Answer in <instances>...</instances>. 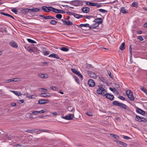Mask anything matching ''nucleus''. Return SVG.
I'll return each instance as SVG.
<instances>
[{"label": "nucleus", "instance_id": "obj_1", "mask_svg": "<svg viewBox=\"0 0 147 147\" xmlns=\"http://www.w3.org/2000/svg\"><path fill=\"white\" fill-rule=\"evenodd\" d=\"M83 1L76 0L71 1L70 3L75 6H78L80 5H84Z\"/></svg>", "mask_w": 147, "mask_h": 147}, {"label": "nucleus", "instance_id": "obj_2", "mask_svg": "<svg viewBox=\"0 0 147 147\" xmlns=\"http://www.w3.org/2000/svg\"><path fill=\"white\" fill-rule=\"evenodd\" d=\"M113 105L117 106L124 109H126L127 106L124 104L122 103H120L117 101H114L113 102Z\"/></svg>", "mask_w": 147, "mask_h": 147}, {"label": "nucleus", "instance_id": "obj_3", "mask_svg": "<svg viewBox=\"0 0 147 147\" xmlns=\"http://www.w3.org/2000/svg\"><path fill=\"white\" fill-rule=\"evenodd\" d=\"M126 94L128 98L131 101H133L134 98L132 91L130 90H128L126 91Z\"/></svg>", "mask_w": 147, "mask_h": 147}, {"label": "nucleus", "instance_id": "obj_4", "mask_svg": "<svg viewBox=\"0 0 147 147\" xmlns=\"http://www.w3.org/2000/svg\"><path fill=\"white\" fill-rule=\"evenodd\" d=\"M71 70L73 73L77 75L78 76L80 77L81 80L83 79V76L79 71H78L75 68H72Z\"/></svg>", "mask_w": 147, "mask_h": 147}, {"label": "nucleus", "instance_id": "obj_5", "mask_svg": "<svg viewBox=\"0 0 147 147\" xmlns=\"http://www.w3.org/2000/svg\"><path fill=\"white\" fill-rule=\"evenodd\" d=\"M42 8L44 11L48 12L50 11H52L53 7H48L46 6H42Z\"/></svg>", "mask_w": 147, "mask_h": 147}, {"label": "nucleus", "instance_id": "obj_6", "mask_svg": "<svg viewBox=\"0 0 147 147\" xmlns=\"http://www.w3.org/2000/svg\"><path fill=\"white\" fill-rule=\"evenodd\" d=\"M74 117V114H69L63 117H62L63 118L68 120H71Z\"/></svg>", "mask_w": 147, "mask_h": 147}, {"label": "nucleus", "instance_id": "obj_7", "mask_svg": "<svg viewBox=\"0 0 147 147\" xmlns=\"http://www.w3.org/2000/svg\"><path fill=\"white\" fill-rule=\"evenodd\" d=\"M83 4H86L87 5L90 6H95L96 5V4H95V3L89 2L88 1H83ZM84 6H86L85 5H84Z\"/></svg>", "mask_w": 147, "mask_h": 147}, {"label": "nucleus", "instance_id": "obj_8", "mask_svg": "<svg viewBox=\"0 0 147 147\" xmlns=\"http://www.w3.org/2000/svg\"><path fill=\"white\" fill-rule=\"evenodd\" d=\"M120 13H121L124 14L127 13L128 11L127 10L125 7H122L120 9Z\"/></svg>", "mask_w": 147, "mask_h": 147}, {"label": "nucleus", "instance_id": "obj_9", "mask_svg": "<svg viewBox=\"0 0 147 147\" xmlns=\"http://www.w3.org/2000/svg\"><path fill=\"white\" fill-rule=\"evenodd\" d=\"M52 11L57 13H64L65 12L63 10L60 9H58L53 7Z\"/></svg>", "mask_w": 147, "mask_h": 147}, {"label": "nucleus", "instance_id": "obj_10", "mask_svg": "<svg viewBox=\"0 0 147 147\" xmlns=\"http://www.w3.org/2000/svg\"><path fill=\"white\" fill-rule=\"evenodd\" d=\"M106 97L108 99H109L111 100H113L114 98V96L111 94L106 93L105 94Z\"/></svg>", "mask_w": 147, "mask_h": 147}, {"label": "nucleus", "instance_id": "obj_11", "mask_svg": "<svg viewBox=\"0 0 147 147\" xmlns=\"http://www.w3.org/2000/svg\"><path fill=\"white\" fill-rule=\"evenodd\" d=\"M88 85L90 87H93L95 85V82L94 80L90 79L89 80L88 82Z\"/></svg>", "mask_w": 147, "mask_h": 147}, {"label": "nucleus", "instance_id": "obj_12", "mask_svg": "<svg viewBox=\"0 0 147 147\" xmlns=\"http://www.w3.org/2000/svg\"><path fill=\"white\" fill-rule=\"evenodd\" d=\"M81 10L83 13H87L89 11L90 9L88 7H84L81 8Z\"/></svg>", "mask_w": 147, "mask_h": 147}, {"label": "nucleus", "instance_id": "obj_13", "mask_svg": "<svg viewBox=\"0 0 147 147\" xmlns=\"http://www.w3.org/2000/svg\"><path fill=\"white\" fill-rule=\"evenodd\" d=\"M136 111L137 113H140L143 115H145V111L139 108H136Z\"/></svg>", "mask_w": 147, "mask_h": 147}, {"label": "nucleus", "instance_id": "obj_14", "mask_svg": "<svg viewBox=\"0 0 147 147\" xmlns=\"http://www.w3.org/2000/svg\"><path fill=\"white\" fill-rule=\"evenodd\" d=\"M114 141L116 142L117 144L122 145L124 147H126L127 146V145L126 143L122 141L117 140H116Z\"/></svg>", "mask_w": 147, "mask_h": 147}, {"label": "nucleus", "instance_id": "obj_15", "mask_svg": "<svg viewBox=\"0 0 147 147\" xmlns=\"http://www.w3.org/2000/svg\"><path fill=\"white\" fill-rule=\"evenodd\" d=\"M98 26V24L96 22H95L93 24L90 26L89 27V30L95 28L96 27Z\"/></svg>", "mask_w": 147, "mask_h": 147}, {"label": "nucleus", "instance_id": "obj_16", "mask_svg": "<svg viewBox=\"0 0 147 147\" xmlns=\"http://www.w3.org/2000/svg\"><path fill=\"white\" fill-rule=\"evenodd\" d=\"M9 44L11 47L15 48H17L18 47V45L13 41H11L10 42Z\"/></svg>", "mask_w": 147, "mask_h": 147}, {"label": "nucleus", "instance_id": "obj_17", "mask_svg": "<svg viewBox=\"0 0 147 147\" xmlns=\"http://www.w3.org/2000/svg\"><path fill=\"white\" fill-rule=\"evenodd\" d=\"M49 101L47 100L41 99L38 101V103L40 104H43L47 103L49 102Z\"/></svg>", "mask_w": 147, "mask_h": 147}, {"label": "nucleus", "instance_id": "obj_18", "mask_svg": "<svg viewBox=\"0 0 147 147\" xmlns=\"http://www.w3.org/2000/svg\"><path fill=\"white\" fill-rule=\"evenodd\" d=\"M41 96L45 97H49L51 96V95L49 93L44 92L41 94Z\"/></svg>", "mask_w": 147, "mask_h": 147}, {"label": "nucleus", "instance_id": "obj_19", "mask_svg": "<svg viewBox=\"0 0 147 147\" xmlns=\"http://www.w3.org/2000/svg\"><path fill=\"white\" fill-rule=\"evenodd\" d=\"M38 76L41 78L44 79H47L48 78V75L45 74H38Z\"/></svg>", "mask_w": 147, "mask_h": 147}, {"label": "nucleus", "instance_id": "obj_20", "mask_svg": "<svg viewBox=\"0 0 147 147\" xmlns=\"http://www.w3.org/2000/svg\"><path fill=\"white\" fill-rule=\"evenodd\" d=\"M89 75L91 78L95 79L96 78V75L95 74L92 72H90L88 73Z\"/></svg>", "mask_w": 147, "mask_h": 147}, {"label": "nucleus", "instance_id": "obj_21", "mask_svg": "<svg viewBox=\"0 0 147 147\" xmlns=\"http://www.w3.org/2000/svg\"><path fill=\"white\" fill-rule=\"evenodd\" d=\"M94 21H96V22L98 24H101L103 22L101 18H98L95 19Z\"/></svg>", "mask_w": 147, "mask_h": 147}, {"label": "nucleus", "instance_id": "obj_22", "mask_svg": "<svg viewBox=\"0 0 147 147\" xmlns=\"http://www.w3.org/2000/svg\"><path fill=\"white\" fill-rule=\"evenodd\" d=\"M33 133H37L39 131H42L43 132H47V130L45 129H33Z\"/></svg>", "mask_w": 147, "mask_h": 147}, {"label": "nucleus", "instance_id": "obj_23", "mask_svg": "<svg viewBox=\"0 0 147 147\" xmlns=\"http://www.w3.org/2000/svg\"><path fill=\"white\" fill-rule=\"evenodd\" d=\"M30 9L25 8L22 10L21 12L22 13L26 14L29 12Z\"/></svg>", "mask_w": 147, "mask_h": 147}, {"label": "nucleus", "instance_id": "obj_24", "mask_svg": "<svg viewBox=\"0 0 147 147\" xmlns=\"http://www.w3.org/2000/svg\"><path fill=\"white\" fill-rule=\"evenodd\" d=\"M49 57L56 58L57 59H60L59 57L57 55L55 54H51L49 56Z\"/></svg>", "mask_w": 147, "mask_h": 147}, {"label": "nucleus", "instance_id": "obj_25", "mask_svg": "<svg viewBox=\"0 0 147 147\" xmlns=\"http://www.w3.org/2000/svg\"><path fill=\"white\" fill-rule=\"evenodd\" d=\"M10 91L13 92L15 95L18 96H21L22 94L20 92L18 91L10 90Z\"/></svg>", "mask_w": 147, "mask_h": 147}, {"label": "nucleus", "instance_id": "obj_26", "mask_svg": "<svg viewBox=\"0 0 147 147\" xmlns=\"http://www.w3.org/2000/svg\"><path fill=\"white\" fill-rule=\"evenodd\" d=\"M99 11L102 12L103 13H105V14H106V13L108 12V11H107L106 10L103 9H97L96 11V12L97 13H98Z\"/></svg>", "mask_w": 147, "mask_h": 147}, {"label": "nucleus", "instance_id": "obj_27", "mask_svg": "<svg viewBox=\"0 0 147 147\" xmlns=\"http://www.w3.org/2000/svg\"><path fill=\"white\" fill-rule=\"evenodd\" d=\"M72 15L74 16V17L77 19L82 18L84 17V16L83 15L75 13H73Z\"/></svg>", "mask_w": 147, "mask_h": 147}, {"label": "nucleus", "instance_id": "obj_28", "mask_svg": "<svg viewBox=\"0 0 147 147\" xmlns=\"http://www.w3.org/2000/svg\"><path fill=\"white\" fill-rule=\"evenodd\" d=\"M110 135L112 137L114 138L115 139H119V136L115 134H110Z\"/></svg>", "mask_w": 147, "mask_h": 147}, {"label": "nucleus", "instance_id": "obj_29", "mask_svg": "<svg viewBox=\"0 0 147 147\" xmlns=\"http://www.w3.org/2000/svg\"><path fill=\"white\" fill-rule=\"evenodd\" d=\"M30 11L32 12H37L40 11V9L38 8L30 9Z\"/></svg>", "mask_w": 147, "mask_h": 147}, {"label": "nucleus", "instance_id": "obj_30", "mask_svg": "<svg viewBox=\"0 0 147 147\" xmlns=\"http://www.w3.org/2000/svg\"><path fill=\"white\" fill-rule=\"evenodd\" d=\"M125 43L124 42H123L121 44V45L119 47V49H120L121 50H124L125 48Z\"/></svg>", "mask_w": 147, "mask_h": 147}, {"label": "nucleus", "instance_id": "obj_31", "mask_svg": "<svg viewBox=\"0 0 147 147\" xmlns=\"http://www.w3.org/2000/svg\"><path fill=\"white\" fill-rule=\"evenodd\" d=\"M138 6V3L137 2H133L131 4V7H137Z\"/></svg>", "mask_w": 147, "mask_h": 147}, {"label": "nucleus", "instance_id": "obj_32", "mask_svg": "<svg viewBox=\"0 0 147 147\" xmlns=\"http://www.w3.org/2000/svg\"><path fill=\"white\" fill-rule=\"evenodd\" d=\"M102 89H104V88H99L97 90V93L99 94H100L101 93V92L103 91L102 90H103Z\"/></svg>", "mask_w": 147, "mask_h": 147}, {"label": "nucleus", "instance_id": "obj_33", "mask_svg": "<svg viewBox=\"0 0 147 147\" xmlns=\"http://www.w3.org/2000/svg\"><path fill=\"white\" fill-rule=\"evenodd\" d=\"M140 89L143 91L147 95V90L143 86H141L140 87Z\"/></svg>", "mask_w": 147, "mask_h": 147}, {"label": "nucleus", "instance_id": "obj_34", "mask_svg": "<svg viewBox=\"0 0 147 147\" xmlns=\"http://www.w3.org/2000/svg\"><path fill=\"white\" fill-rule=\"evenodd\" d=\"M27 41H28V42L30 43H36V42L35 41L33 40H32L30 39H29V38L27 39Z\"/></svg>", "mask_w": 147, "mask_h": 147}, {"label": "nucleus", "instance_id": "obj_35", "mask_svg": "<svg viewBox=\"0 0 147 147\" xmlns=\"http://www.w3.org/2000/svg\"><path fill=\"white\" fill-rule=\"evenodd\" d=\"M60 49L61 50L65 52H67L68 51L69 49L65 47H62L61 48H60Z\"/></svg>", "mask_w": 147, "mask_h": 147}, {"label": "nucleus", "instance_id": "obj_36", "mask_svg": "<svg viewBox=\"0 0 147 147\" xmlns=\"http://www.w3.org/2000/svg\"><path fill=\"white\" fill-rule=\"evenodd\" d=\"M36 96L34 95L27 96H26L27 98L30 99L34 98H36Z\"/></svg>", "mask_w": 147, "mask_h": 147}, {"label": "nucleus", "instance_id": "obj_37", "mask_svg": "<svg viewBox=\"0 0 147 147\" xmlns=\"http://www.w3.org/2000/svg\"><path fill=\"white\" fill-rule=\"evenodd\" d=\"M102 92H101V93L100 94L101 95H102V96H105V94H106L107 93V91L105 90V89L104 88V89H102Z\"/></svg>", "mask_w": 147, "mask_h": 147}, {"label": "nucleus", "instance_id": "obj_38", "mask_svg": "<svg viewBox=\"0 0 147 147\" xmlns=\"http://www.w3.org/2000/svg\"><path fill=\"white\" fill-rule=\"evenodd\" d=\"M50 88L51 89L55 91H57L58 89L57 87L55 86H51Z\"/></svg>", "mask_w": 147, "mask_h": 147}, {"label": "nucleus", "instance_id": "obj_39", "mask_svg": "<svg viewBox=\"0 0 147 147\" xmlns=\"http://www.w3.org/2000/svg\"><path fill=\"white\" fill-rule=\"evenodd\" d=\"M142 117H140L136 115L135 120L141 122L140 121Z\"/></svg>", "mask_w": 147, "mask_h": 147}, {"label": "nucleus", "instance_id": "obj_40", "mask_svg": "<svg viewBox=\"0 0 147 147\" xmlns=\"http://www.w3.org/2000/svg\"><path fill=\"white\" fill-rule=\"evenodd\" d=\"M57 22L55 20H52L50 22V24L53 25H55L57 24Z\"/></svg>", "mask_w": 147, "mask_h": 147}, {"label": "nucleus", "instance_id": "obj_41", "mask_svg": "<svg viewBox=\"0 0 147 147\" xmlns=\"http://www.w3.org/2000/svg\"><path fill=\"white\" fill-rule=\"evenodd\" d=\"M75 80V81L77 83L79 84L80 83V81L79 80L78 78L76 76H73Z\"/></svg>", "mask_w": 147, "mask_h": 147}, {"label": "nucleus", "instance_id": "obj_42", "mask_svg": "<svg viewBox=\"0 0 147 147\" xmlns=\"http://www.w3.org/2000/svg\"><path fill=\"white\" fill-rule=\"evenodd\" d=\"M12 82H18L20 80V78H12Z\"/></svg>", "mask_w": 147, "mask_h": 147}, {"label": "nucleus", "instance_id": "obj_43", "mask_svg": "<svg viewBox=\"0 0 147 147\" xmlns=\"http://www.w3.org/2000/svg\"><path fill=\"white\" fill-rule=\"evenodd\" d=\"M25 48L26 49L27 51L28 52H30L31 53L34 52L33 50L31 48H27L26 47H25Z\"/></svg>", "mask_w": 147, "mask_h": 147}, {"label": "nucleus", "instance_id": "obj_44", "mask_svg": "<svg viewBox=\"0 0 147 147\" xmlns=\"http://www.w3.org/2000/svg\"><path fill=\"white\" fill-rule=\"evenodd\" d=\"M73 22H72L70 21L69 20H68L67 22V23L66 24V25L67 26H69L71 25H72Z\"/></svg>", "mask_w": 147, "mask_h": 147}, {"label": "nucleus", "instance_id": "obj_45", "mask_svg": "<svg viewBox=\"0 0 147 147\" xmlns=\"http://www.w3.org/2000/svg\"><path fill=\"white\" fill-rule=\"evenodd\" d=\"M83 17L86 18V19H90L91 18H93V16H84Z\"/></svg>", "mask_w": 147, "mask_h": 147}, {"label": "nucleus", "instance_id": "obj_46", "mask_svg": "<svg viewBox=\"0 0 147 147\" xmlns=\"http://www.w3.org/2000/svg\"><path fill=\"white\" fill-rule=\"evenodd\" d=\"M68 110L70 112L72 111L74 109L71 106H70L68 108Z\"/></svg>", "mask_w": 147, "mask_h": 147}, {"label": "nucleus", "instance_id": "obj_47", "mask_svg": "<svg viewBox=\"0 0 147 147\" xmlns=\"http://www.w3.org/2000/svg\"><path fill=\"white\" fill-rule=\"evenodd\" d=\"M62 17V15L61 14H57L56 16V17L58 19H61Z\"/></svg>", "mask_w": 147, "mask_h": 147}, {"label": "nucleus", "instance_id": "obj_48", "mask_svg": "<svg viewBox=\"0 0 147 147\" xmlns=\"http://www.w3.org/2000/svg\"><path fill=\"white\" fill-rule=\"evenodd\" d=\"M11 11L15 14H17L18 11L16 8H13L11 9Z\"/></svg>", "mask_w": 147, "mask_h": 147}, {"label": "nucleus", "instance_id": "obj_49", "mask_svg": "<svg viewBox=\"0 0 147 147\" xmlns=\"http://www.w3.org/2000/svg\"><path fill=\"white\" fill-rule=\"evenodd\" d=\"M109 89L111 91H113V92H117V90L114 88H112L111 87H110Z\"/></svg>", "mask_w": 147, "mask_h": 147}, {"label": "nucleus", "instance_id": "obj_50", "mask_svg": "<svg viewBox=\"0 0 147 147\" xmlns=\"http://www.w3.org/2000/svg\"><path fill=\"white\" fill-rule=\"evenodd\" d=\"M141 122L143 121L144 122H146L147 121V119H145L144 118L142 117L140 121Z\"/></svg>", "mask_w": 147, "mask_h": 147}, {"label": "nucleus", "instance_id": "obj_51", "mask_svg": "<svg viewBox=\"0 0 147 147\" xmlns=\"http://www.w3.org/2000/svg\"><path fill=\"white\" fill-rule=\"evenodd\" d=\"M137 38L141 41H143L144 40L142 36H139L137 37Z\"/></svg>", "mask_w": 147, "mask_h": 147}, {"label": "nucleus", "instance_id": "obj_52", "mask_svg": "<svg viewBox=\"0 0 147 147\" xmlns=\"http://www.w3.org/2000/svg\"><path fill=\"white\" fill-rule=\"evenodd\" d=\"M26 132H27L32 133H32H33V129H28V130H27L26 131Z\"/></svg>", "mask_w": 147, "mask_h": 147}, {"label": "nucleus", "instance_id": "obj_53", "mask_svg": "<svg viewBox=\"0 0 147 147\" xmlns=\"http://www.w3.org/2000/svg\"><path fill=\"white\" fill-rule=\"evenodd\" d=\"M46 109H44L41 110L40 111H38L39 113H42L46 112Z\"/></svg>", "mask_w": 147, "mask_h": 147}, {"label": "nucleus", "instance_id": "obj_54", "mask_svg": "<svg viewBox=\"0 0 147 147\" xmlns=\"http://www.w3.org/2000/svg\"><path fill=\"white\" fill-rule=\"evenodd\" d=\"M123 139L127 140H129L130 139L129 137L125 136H123Z\"/></svg>", "mask_w": 147, "mask_h": 147}, {"label": "nucleus", "instance_id": "obj_55", "mask_svg": "<svg viewBox=\"0 0 147 147\" xmlns=\"http://www.w3.org/2000/svg\"><path fill=\"white\" fill-rule=\"evenodd\" d=\"M120 99H121L122 100H125V98L124 97H123L122 96H119L118 97Z\"/></svg>", "mask_w": 147, "mask_h": 147}, {"label": "nucleus", "instance_id": "obj_56", "mask_svg": "<svg viewBox=\"0 0 147 147\" xmlns=\"http://www.w3.org/2000/svg\"><path fill=\"white\" fill-rule=\"evenodd\" d=\"M108 74L109 76L112 79H113V76L111 72L110 71H109L108 72Z\"/></svg>", "mask_w": 147, "mask_h": 147}, {"label": "nucleus", "instance_id": "obj_57", "mask_svg": "<svg viewBox=\"0 0 147 147\" xmlns=\"http://www.w3.org/2000/svg\"><path fill=\"white\" fill-rule=\"evenodd\" d=\"M32 113L37 115L39 114L38 111H32Z\"/></svg>", "mask_w": 147, "mask_h": 147}, {"label": "nucleus", "instance_id": "obj_58", "mask_svg": "<svg viewBox=\"0 0 147 147\" xmlns=\"http://www.w3.org/2000/svg\"><path fill=\"white\" fill-rule=\"evenodd\" d=\"M11 82H12V78L10 79L6 80L5 81L6 83H9Z\"/></svg>", "mask_w": 147, "mask_h": 147}, {"label": "nucleus", "instance_id": "obj_59", "mask_svg": "<svg viewBox=\"0 0 147 147\" xmlns=\"http://www.w3.org/2000/svg\"><path fill=\"white\" fill-rule=\"evenodd\" d=\"M95 4H96V5L95 6H96L97 8H99L101 6V5L100 4V3H95Z\"/></svg>", "mask_w": 147, "mask_h": 147}, {"label": "nucleus", "instance_id": "obj_60", "mask_svg": "<svg viewBox=\"0 0 147 147\" xmlns=\"http://www.w3.org/2000/svg\"><path fill=\"white\" fill-rule=\"evenodd\" d=\"M6 16L10 17L13 19H14V18L13 17V16L11 15H10L9 14L7 13Z\"/></svg>", "mask_w": 147, "mask_h": 147}, {"label": "nucleus", "instance_id": "obj_61", "mask_svg": "<svg viewBox=\"0 0 147 147\" xmlns=\"http://www.w3.org/2000/svg\"><path fill=\"white\" fill-rule=\"evenodd\" d=\"M51 113L53 115V116H56L58 115V114L56 112H52Z\"/></svg>", "mask_w": 147, "mask_h": 147}, {"label": "nucleus", "instance_id": "obj_62", "mask_svg": "<svg viewBox=\"0 0 147 147\" xmlns=\"http://www.w3.org/2000/svg\"><path fill=\"white\" fill-rule=\"evenodd\" d=\"M44 54L45 55H48L49 54V51L44 52Z\"/></svg>", "mask_w": 147, "mask_h": 147}, {"label": "nucleus", "instance_id": "obj_63", "mask_svg": "<svg viewBox=\"0 0 147 147\" xmlns=\"http://www.w3.org/2000/svg\"><path fill=\"white\" fill-rule=\"evenodd\" d=\"M84 25L85 26V27H89H89L90 26V25L88 24H84Z\"/></svg>", "mask_w": 147, "mask_h": 147}, {"label": "nucleus", "instance_id": "obj_64", "mask_svg": "<svg viewBox=\"0 0 147 147\" xmlns=\"http://www.w3.org/2000/svg\"><path fill=\"white\" fill-rule=\"evenodd\" d=\"M16 147H24V146L21 144H17L16 145Z\"/></svg>", "mask_w": 147, "mask_h": 147}]
</instances>
